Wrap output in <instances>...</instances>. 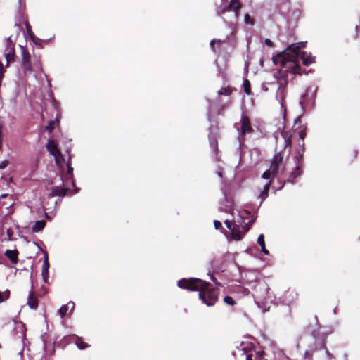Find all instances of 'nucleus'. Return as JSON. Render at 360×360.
I'll use <instances>...</instances> for the list:
<instances>
[{"label":"nucleus","mask_w":360,"mask_h":360,"mask_svg":"<svg viewBox=\"0 0 360 360\" xmlns=\"http://www.w3.org/2000/svg\"><path fill=\"white\" fill-rule=\"evenodd\" d=\"M68 171H69V181H70V179H72V171H73V168H72V167H71L70 165H69Z\"/></svg>","instance_id":"obj_42"},{"label":"nucleus","mask_w":360,"mask_h":360,"mask_svg":"<svg viewBox=\"0 0 360 360\" xmlns=\"http://www.w3.org/2000/svg\"><path fill=\"white\" fill-rule=\"evenodd\" d=\"M255 360H267L264 358V351H254Z\"/></svg>","instance_id":"obj_25"},{"label":"nucleus","mask_w":360,"mask_h":360,"mask_svg":"<svg viewBox=\"0 0 360 360\" xmlns=\"http://www.w3.org/2000/svg\"><path fill=\"white\" fill-rule=\"evenodd\" d=\"M226 227L231 231V237L234 240H240L243 238V233L240 229L239 225L231 221L226 220L224 221Z\"/></svg>","instance_id":"obj_5"},{"label":"nucleus","mask_w":360,"mask_h":360,"mask_svg":"<svg viewBox=\"0 0 360 360\" xmlns=\"http://www.w3.org/2000/svg\"><path fill=\"white\" fill-rule=\"evenodd\" d=\"M66 188L60 186H56L52 190V195L54 196L58 195L64 197L66 195Z\"/></svg>","instance_id":"obj_18"},{"label":"nucleus","mask_w":360,"mask_h":360,"mask_svg":"<svg viewBox=\"0 0 360 360\" xmlns=\"http://www.w3.org/2000/svg\"><path fill=\"white\" fill-rule=\"evenodd\" d=\"M297 154H302V146L300 147V148H299Z\"/></svg>","instance_id":"obj_48"},{"label":"nucleus","mask_w":360,"mask_h":360,"mask_svg":"<svg viewBox=\"0 0 360 360\" xmlns=\"http://www.w3.org/2000/svg\"><path fill=\"white\" fill-rule=\"evenodd\" d=\"M241 129L240 134L245 136L246 134H252L254 131L252 127L250 120L247 115H242L240 118Z\"/></svg>","instance_id":"obj_7"},{"label":"nucleus","mask_w":360,"mask_h":360,"mask_svg":"<svg viewBox=\"0 0 360 360\" xmlns=\"http://www.w3.org/2000/svg\"><path fill=\"white\" fill-rule=\"evenodd\" d=\"M68 313V304H63L58 311L57 316L60 317V323L65 325V316Z\"/></svg>","instance_id":"obj_15"},{"label":"nucleus","mask_w":360,"mask_h":360,"mask_svg":"<svg viewBox=\"0 0 360 360\" xmlns=\"http://www.w3.org/2000/svg\"><path fill=\"white\" fill-rule=\"evenodd\" d=\"M245 22L247 24L253 25L254 24V19L252 18L249 14H245Z\"/></svg>","instance_id":"obj_30"},{"label":"nucleus","mask_w":360,"mask_h":360,"mask_svg":"<svg viewBox=\"0 0 360 360\" xmlns=\"http://www.w3.org/2000/svg\"><path fill=\"white\" fill-rule=\"evenodd\" d=\"M72 186L74 188V194L77 193L79 191L80 188L76 186L73 179H72Z\"/></svg>","instance_id":"obj_33"},{"label":"nucleus","mask_w":360,"mask_h":360,"mask_svg":"<svg viewBox=\"0 0 360 360\" xmlns=\"http://www.w3.org/2000/svg\"><path fill=\"white\" fill-rule=\"evenodd\" d=\"M304 142L302 143V154H297L295 156L296 160H297V165H300V167H302L303 165V156L304 153Z\"/></svg>","instance_id":"obj_22"},{"label":"nucleus","mask_w":360,"mask_h":360,"mask_svg":"<svg viewBox=\"0 0 360 360\" xmlns=\"http://www.w3.org/2000/svg\"><path fill=\"white\" fill-rule=\"evenodd\" d=\"M49 260H48V257H47V255H46L44 261V264L42 266V272H41L44 282H47V279L49 277Z\"/></svg>","instance_id":"obj_16"},{"label":"nucleus","mask_w":360,"mask_h":360,"mask_svg":"<svg viewBox=\"0 0 360 360\" xmlns=\"http://www.w3.org/2000/svg\"><path fill=\"white\" fill-rule=\"evenodd\" d=\"M260 247H261V249H262V252L263 253H264L265 255H268L269 254V251L266 250L265 244L262 245H260Z\"/></svg>","instance_id":"obj_37"},{"label":"nucleus","mask_w":360,"mask_h":360,"mask_svg":"<svg viewBox=\"0 0 360 360\" xmlns=\"http://www.w3.org/2000/svg\"><path fill=\"white\" fill-rule=\"evenodd\" d=\"M210 279L215 283L216 285H221V283L217 281V278L214 277L212 274L210 275Z\"/></svg>","instance_id":"obj_35"},{"label":"nucleus","mask_w":360,"mask_h":360,"mask_svg":"<svg viewBox=\"0 0 360 360\" xmlns=\"http://www.w3.org/2000/svg\"><path fill=\"white\" fill-rule=\"evenodd\" d=\"M302 167H300V165H296L295 169H293V171H292L289 175H288V177L287 178V181L289 182V183H292L293 184L295 181V179L299 177L300 176H301L302 173Z\"/></svg>","instance_id":"obj_12"},{"label":"nucleus","mask_w":360,"mask_h":360,"mask_svg":"<svg viewBox=\"0 0 360 360\" xmlns=\"http://www.w3.org/2000/svg\"><path fill=\"white\" fill-rule=\"evenodd\" d=\"M257 243L259 245V246L265 244V241H264V234H260V235L258 236V238H257Z\"/></svg>","instance_id":"obj_31"},{"label":"nucleus","mask_w":360,"mask_h":360,"mask_svg":"<svg viewBox=\"0 0 360 360\" xmlns=\"http://www.w3.org/2000/svg\"><path fill=\"white\" fill-rule=\"evenodd\" d=\"M242 228H243L242 233H243V234H244L245 232L248 231H249V229H250L249 226H248L247 224H245L244 226H243V227H242Z\"/></svg>","instance_id":"obj_40"},{"label":"nucleus","mask_w":360,"mask_h":360,"mask_svg":"<svg viewBox=\"0 0 360 360\" xmlns=\"http://www.w3.org/2000/svg\"><path fill=\"white\" fill-rule=\"evenodd\" d=\"M7 196H8V194L4 193V194H1L0 197H1V198H6Z\"/></svg>","instance_id":"obj_47"},{"label":"nucleus","mask_w":360,"mask_h":360,"mask_svg":"<svg viewBox=\"0 0 360 360\" xmlns=\"http://www.w3.org/2000/svg\"><path fill=\"white\" fill-rule=\"evenodd\" d=\"M4 56L6 60V66H8L9 63L13 60L15 57V44L11 40V37L6 39Z\"/></svg>","instance_id":"obj_6"},{"label":"nucleus","mask_w":360,"mask_h":360,"mask_svg":"<svg viewBox=\"0 0 360 360\" xmlns=\"http://www.w3.org/2000/svg\"><path fill=\"white\" fill-rule=\"evenodd\" d=\"M300 44H300V46H301V48H303V47H304V43H300Z\"/></svg>","instance_id":"obj_50"},{"label":"nucleus","mask_w":360,"mask_h":360,"mask_svg":"<svg viewBox=\"0 0 360 360\" xmlns=\"http://www.w3.org/2000/svg\"><path fill=\"white\" fill-rule=\"evenodd\" d=\"M281 136L285 141V148H291L292 146V133L290 131H283Z\"/></svg>","instance_id":"obj_14"},{"label":"nucleus","mask_w":360,"mask_h":360,"mask_svg":"<svg viewBox=\"0 0 360 360\" xmlns=\"http://www.w3.org/2000/svg\"><path fill=\"white\" fill-rule=\"evenodd\" d=\"M242 350L243 351V354H245L246 360H255V349H248V347H243Z\"/></svg>","instance_id":"obj_20"},{"label":"nucleus","mask_w":360,"mask_h":360,"mask_svg":"<svg viewBox=\"0 0 360 360\" xmlns=\"http://www.w3.org/2000/svg\"><path fill=\"white\" fill-rule=\"evenodd\" d=\"M241 8L242 3L240 0H231L228 7L223 11V13L231 11L234 12L236 17L238 18Z\"/></svg>","instance_id":"obj_10"},{"label":"nucleus","mask_w":360,"mask_h":360,"mask_svg":"<svg viewBox=\"0 0 360 360\" xmlns=\"http://www.w3.org/2000/svg\"><path fill=\"white\" fill-rule=\"evenodd\" d=\"M27 304L32 309H36L39 305V300L33 290L32 285L31 286V290L30 291L27 297Z\"/></svg>","instance_id":"obj_11"},{"label":"nucleus","mask_w":360,"mask_h":360,"mask_svg":"<svg viewBox=\"0 0 360 360\" xmlns=\"http://www.w3.org/2000/svg\"><path fill=\"white\" fill-rule=\"evenodd\" d=\"M56 124V122L54 120L49 122V124L46 126L45 130H47L49 132H51L52 129L55 127Z\"/></svg>","instance_id":"obj_28"},{"label":"nucleus","mask_w":360,"mask_h":360,"mask_svg":"<svg viewBox=\"0 0 360 360\" xmlns=\"http://www.w3.org/2000/svg\"><path fill=\"white\" fill-rule=\"evenodd\" d=\"M271 181H270L264 187L262 192L260 193L259 197L262 198L261 202H262L269 195V188L271 186Z\"/></svg>","instance_id":"obj_21"},{"label":"nucleus","mask_w":360,"mask_h":360,"mask_svg":"<svg viewBox=\"0 0 360 360\" xmlns=\"http://www.w3.org/2000/svg\"><path fill=\"white\" fill-rule=\"evenodd\" d=\"M283 155L281 152L276 153L271 160L270 169L272 176L275 177L278 175L279 169L283 163Z\"/></svg>","instance_id":"obj_4"},{"label":"nucleus","mask_w":360,"mask_h":360,"mask_svg":"<svg viewBox=\"0 0 360 360\" xmlns=\"http://www.w3.org/2000/svg\"><path fill=\"white\" fill-rule=\"evenodd\" d=\"M217 44H221V41L220 40L217 41Z\"/></svg>","instance_id":"obj_51"},{"label":"nucleus","mask_w":360,"mask_h":360,"mask_svg":"<svg viewBox=\"0 0 360 360\" xmlns=\"http://www.w3.org/2000/svg\"><path fill=\"white\" fill-rule=\"evenodd\" d=\"M300 44V43L292 44L285 51L273 57L274 64L280 65L281 67L287 68L285 71L282 70H278L274 74L276 78L286 77L288 72L299 75L307 72L305 70L302 69L297 60L301 56Z\"/></svg>","instance_id":"obj_1"},{"label":"nucleus","mask_w":360,"mask_h":360,"mask_svg":"<svg viewBox=\"0 0 360 360\" xmlns=\"http://www.w3.org/2000/svg\"><path fill=\"white\" fill-rule=\"evenodd\" d=\"M46 148L50 154H51L55 158L56 162L58 166L62 167L63 162L64 161V158L60 153V152L58 150L54 141L53 140H49L46 145Z\"/></svg>","instance_id":"obj_3"},{"label":"nucleus","mask_w":360,"mask_h":360,"mask_svg":"<svg viewBox=\"0 0 360 360\" xmlns=\"http://www.w3.org/2000/svg\"><path fill=\"white\" fill-rule=\"evenodd\" d=\"M265 44L269 46H273V42L269 39H265Z\"/></svg>","instance_id":"obj_43"},{"label":"nucleus","mask_w":360,"mask_h":360,"mask_svg":"<svg viewBox=\"0 0 360 360\" xmlns=\"http://www.w3.org/2000/svg\"><path fill=\"white\" fill-rule=\"evenodd\" d=\"M326 353L327 354V356L331 359L333 357V355L329 352V351L326 349Z\"/></svg>","instance_id":"obj_45"},{"label":"nucleus","mask_w":360,"mask_h":360,"mask_svg":"<svg viewBox=\"0 0 360 360\" xmlns=\"http://www.w3.org/2000/svg\"><path fill=\"white\" fill-rule=\"evenodd\" d=\"M34 67L37 70H39V71L41 70V63L39 61H37V63H36V64L34 65Z\"/></svg>","instance_id":"obj_39"},{"label":"nucleus","mask_w":360,"mask_h":360,"mask_svg":"<svg viewBox=\"0 0 360 360\" xmlns=\"http://www.w3.org/2000/svg\"><path fill=\"white\" fill-rule=\"evenodd\" d=\"M46 225V222L44 220H39L35 222L32 228V231L34 233H37L41 231Z\"/></svg>","instance_id":"obj_19"},{"label":"nucleus","mask_w":360,"mask_h":360,"mask_svg":"<svg viewBox=\"0 0 360 360\" xmlns=\"http://www.w3.org/2000/svg\"><path fill=\"white\" fill-rule=\"evenodd\" d=\"M42 341H44V336H42ZM44 344L45 345V342H44Z\"/></svg>","instance_id":"obj_52"},{"label":"nucleus","mask_w":360,"mask_h":360,"mask_svg":"<svg viewBox=\"0 0 360 360\" xmlns=\"http://www.w3.org/2000/svg\"><path fill=\"white\" fill-rule=\"evenodd\" d=\"M5 256L8 257L10 261L13 264H16L18 262V251L17 250H6L4 253Z\"/></svg>","instance_id":"obj_13"},{"label":"nucleus","mask_w":360,"mask_h":360,"mask_svg":"<svg viewBox=\"0 0 360 360\" xmlns=\"http://www.w3.org/2000/svg\"><path fill=\"white\" fill-rule=\"evenodd\" d=\"M233 92V89L230 86L222 87L218 91L219 95L230 96Z\"/></svg>","instance_id":"obj_23"},{"label":"nucleus","mask_w":360,"mask_h":360,"mask_svg":"<svg viewBox=\"0 0 360 360\" xmlns=\"http://www.w3.org/2000/svg\"><path fill=\"white\" fill-rule=\"evenodd\" d=\"M224 302L230 306H233L236 304V301L233 297L229 295L224 297Z\"/></svg>","instance_id":"obj_26"},{"label":"nucleus","mask_w":360,"mask_h":360,"mask_svg":"<svg viewBox=\"0 0 360 360\" xmlns=\"http://www.w3.org/2000/svg\"><path fill=\"white\" fill-rule=\"evenodd\" d=\"M214 43H215V40H214V39H213V40H212V41H210V47H211V49H212V51L215 52Z\"/></svg>","instance_id":"obj_41"},{"label":"nucleus","mask_w":360,"mask_h":360,"mask_svg":"<svg viewBox=\"0 0 360 360\" xmlns=\"http://www.w3.org/2000/svg\"><path fill=\"white\" fill-rule=\"evenodd\" d=\"M8 165V162L7 161H3L0 163V169H3L4 168H6Z\"/></svg>","instance_id":"obj_36"},{"label":"nucleus","mask_w":360,"mask_h":360,"mask_svg":"<svg viewBox=\"0 0 360 360\" xmlns=\"http://www.w3.org/2000/svg\"><path fill=\"white\" fill-rule=\"evenodd\" d=\"M312 335H313V337H314V338H316L318 337V335H319V332H317V331H316V330L313 331V332H312Z\"/></svg>","instance_id":"obj_44"},{"label":"nucleus","mask_w":360,"mask_h":360,"mask_svg":"<svg viewBox=\"0 0 360 360\" xmlns=\"http://www.w3.org/2000/svg\"><path fill=\"white\" fill-rule=\"evenodd\" d=\"M243 86L244 92L247 95H250L251 94V84H250V81L247 79H244Z\"/></svg>","instance_id":"obj_24"},{"label":"nucleus","mask_w":360,"mask_h":360,"mask_svg":"<svg viewBox=\"0 0 360 360\" xmlns=\"http://www.w3.org/2000/svg\"><path fill=\"white\" fill-rule=\"evenodd\" d=\"M70 303L72 304V309L75 307V303L72 302H69V304H70Z\"/></svg>","instance_id":"obj_49"},{"label":"nucleus","mask_w":360,"mask_h":360,"mask_svg":"<svg viewBox=\"0 0 360 360\" xmlns=\"http://www.w3.org/2000/svg\"><path fill=\"white\" fill-rule=\"evenodd\" d=\"M177 285L190 291L200 290L199 299L207 306L212 307L219 300V290L211 288L210 283L196 278H182Z\"/></svg>","instance_id":"obj_2"},{"label":"nucleus","mask_w":360,"mask_h":360,"mask_svg":"<svg viewBox=\"0 0 360 360\" xmlns=\"http://www.w3.org/2000/svg\"><path fill=\"white\" fill-rule=\"evenodd\" d=\"M9 297V291L7 290L5 292H0V303L3 302L4 300L8 299Z\"/></svg>","instance_id":"obj_27"},{"label":"nucleus","mask_w":360,"mask_h":360,"mask_svg":"<svg viewBox=\"0 0 360 360\" xmlns=\"http://www.w3.org/2000/svg\"><path fill=\"white\" fill-rule=\"evenodd\" d=\"M307 53L305 51L301 52L300 58L302 59L303 65L307 66L314 62L315 57L309 56L306 57Z\"/></svg>","instance_id":"obj_17"},{"label":"nucleus","mask_w":360,"mask_h":360,"mask_svg":"<svg viewBox=\"0 0 360 360\" xmlns=\"http://www.w3.org/2000/svg\"><path fill=\"white\" fill-rule=\"evenodd\" d=\"M260 247H261V249H262V252L263 253H264L265 255H268L269 254V251L266 250L265 244L262 245H260Z\"/></svg>","instance_id":"obj_38"},{"label":"nucleus","mask_w":360,"mask_h":360,"mask_svg":"<svg viewBox=\"0 0 360 360\" xmlns=\"http://www.w3.org/2000/svg\"><path fill=\"white\" fill-rule=\"evenodd\" d=\"M214 226L216 229H219L222 226L221 223L218 220L214 221Z\"/></svg>","instance_id":"obj_34"},{"label":"nucleus","mask_w":360,"mask_h":360,"mask_svg":"<svg viewBox=\"0 0 360 360\" xmlns=\"http://www.w3.org/2000/svg\"><path fill=\"white\" fill-rule=\"evenodd\" d=\"M26 27H27V32H30V30H31V27H30V25H29V23H27V24H26Z\"/></svg>","instance_id":"obj_46"},{"label":"nucleus","mask_w":360,"mask_h":360,"mask_svg":"<svg viewBox=\"0 0 360 360\" xmlns=\"http://www.w3.org/2000/svg\"><path fill=\"white\" fill-rule=\"evenodd\" d=\"M271 176H272L271 171V169H267L266 171H265L262 174V177L265 179H269Z\"/></svg>","instance_id":"obj_29"},{"label":"nucleus","mask_w":360,"mask_h":360,"mask_svg":"<svg viewBox=\"0 0 360 360\" xmlns=\"http://www.w3.org/2000/svg\"><path fill=\"white\" fill-rule=\"evenodd\" d=\"M299 136L302 140H304L306 136V129H304L299 132Z\"/></svg>","instance_id":"obj_32"},{"label":"nucleus","mask_w":360,"mask_h":360,"mask_svg":"<svg viewBox=\"0 0 360 360\" xmlns=\"http://www.w3.org/2000/svg\"><path fill=\"white\" fill-rule=\"evenodd\" d=\"M75 343L78 349L83 350L90 347V345L85 342L84 340L76 335H69V343Z\"/></svg>","instance_id":"obj_9"},{"label":"nucleus","mask_w":360,"mask_h":360,"mask_svg":"<svg viewBox=\"0 0 360 360\" xmlns=\"http://www.w3.org/2000/svg\"><path fill=\"white\" fill-rule=\"evenodd\" d=\"M21 51H22V65L23 68L29 72H32V68L30 63V53L26 51V49L21 46Z\"/></svg>","instance_id":"obj_8"}]
</instances>
